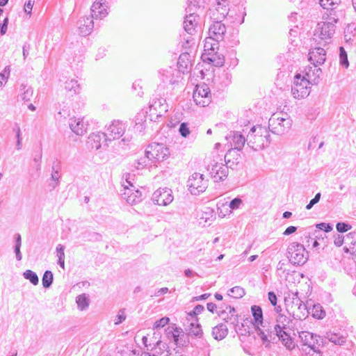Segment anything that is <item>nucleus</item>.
Wrapping results in <instances>:
<instances>
[{"mask_svg": "<svg viewBox=\"0 0 356 356\" xmlns=\"http://www.w3.org/2000/svg\"><path fill=\"white\" fill-rule=\"evenodd\" d=\"M321 73L320 68L312 67L301 74H297L294 77L293 85L291 87L293 97L297 99H305L309 96L311 86L316 83Z\"/></svg>", "mask_w": 356, "mask_h": 356, "instance_id": "obj_1", "label": "nucleus"}, {"mask_svg": "<svg viewBox=\"0 0 356 356\" xmlns=\"http://www.w3.org/2000/svg\"><path fill=\"white\" fill-rule=\"evenodd\" d=\"M338 21L337 12L324 13L322 21L317 24L314 30V39L319 43H328L335 33V24Z\"/></svg>", "mask_w": 356, "mask_h": 356, "instance_id": "obj_2", "label": "nucleus"}, {"mask_svg": "<svg viewBox=\"0 0 356 356\" xmlns=\"http://www.w3.org/2000/svg\"><path fill=\"white\" fill-rule=\"evenodd\" d=\"M285 306L287 312L296 319H304L309 314L307 307L298 296V292H291L285 297Z\"/></svg>", "mask_w": 356, "mask_h": 356, "instance_id": "obj_3", "label": "nucleus"}, {"mask_svg": "<svg viewBox=\"0 0 356 356\" xmlns=\"http://www.w3.org/2000/svg\"><path fill=\"white\" fill-rule=\"evenodd\" d=\"M269 133L264 127L258 125L253 127L247 136V144L252 149H263L270 143Z\"/></svg>", "mask_w": 356, "mask_h": 356, "instance_id": "obj_4", "label": "nucleus"}, {"mask_svg": "<svg viewBox=\"0 0 356 356\" xmlns=\"http://www.w3.org/2000/svg\"><path fill=\"white\" fill-rule=\"evenodd\" d=\"M220 40H216L209 35L205 40L204 44V53L202 55V60L205 63L212 64L216 67H220L224 64V58L222 55L218 54V42Z\"/></svg>", "mask_w": 356, "mask_h": 356, "instance_id": "obj_5", "label": "nucleus"}, {"mask_svg": "<svg viewBox=\"0 0 356 356\" xmlns=\"http://www.w3.org/2000/svg\"><path fill=\"white\" fill-rule=\"evenodd\" d=\"M292 126V120L287 113H275L268 120V127L272 133L283 135L288 132Z\"/></svg>", "mask_w": 356, "mask_h": 356, "instance_id": "obj_6", "label": "nucleus"}, {"mask_svg": "<svg viewBox=\"0 0 356 356\" xmlns=\"http://www.w3.org/2000/svg\"><path fill=\"white\" fill-rule=\"evenodd\" d=\"M286 257L293 265L301 266L308 260L309 253L302 244L291 242L286 249Z\"/></svg>", "mask_w": 356, "mask_h": 356, "instance_id": "obj_7", "label": "nucleus"}, {"mask_svg": "<svg viewBox=\"0 0 356 356\" xmlns=\"http://www.w3.org/2000/svg\"><path fill=\"white\" fill-rule=\"evenodd\" d=\"M123 178L125 179V181L122 184L123 187L122 192V198L131 205L140 202L142 200V193L139 190L136 189V187L131 182V175L127 173L124 175Z\"/></svg>", "mask_w": 356, "mask_h": 356, "instance_id": "obj_8", "label": "nucleus"}, {"mask_svg": "<svg viewBox=\"0 0 356 356\" xmlns=\"http://www.w3.org/2000/svg\"><path fill=\"white\" fill-rule=\"evenodd\" d=\"M209 186V179L205 175L200 172H194L189 176L187 181V187L189 192L193 195H199L204 193Z\"/></svg>", "mask_w": 356, "mask_h": 356, "instance_id": "obj_9", "label": "nucleus"}, {"mask_svg": "<svg viewBox=\"0 0 356 356\" xmlns=\"http://www.w3.org/2000/svg\"><path fill=\"white\" fill-rule=\"evenodd\" d=\"M145 155L149 160L161 162L168 158L170 151L165 144L154 143L147 146Z\"/></svg>", "mask_w": 356, "mask_h": 356, "instance_id": "obj_10", "label": "nucleus"}, {"mask_svg": "<svg viewBox=\"0 0 356 356\" xmlns=\"http://www.w3.org/2000/svg\"><path fill=\"white\" fill-rule=\"evenodd\" d=\"M168 111V105L164 98L154 99L149 106V120L153 122H159Z\"/></svg>", "mask_w": 356, "mask_h": 356, "instance_id": "obj_11", "label": "nucleus"}, {"mask_svg": "<svg viewBox=\"0 0 356 356\" xmlns=\"http://www.w3.org/2000/svg\"><path fill=\"white\" fill-rule=\"evenodd\" d=\"M207 170L214 182L225 181L229 175V168L227 164L218 163L215 160L211 161L207 165Z\"/></svg>", "mask_w": 356, "mask_h": 356, "instance_id": "obj_12", "label": "nucleus"}, {"mask_svg": "<svg viewBox=\"0 0 356 356\" xmlns=\"http://www.w3.org/2000/svg\"><path fill=\"white\" fill-rule=\"evenodd\" d=\"M193 98L197 105L204 107L211 101V95L209 86L205 83L198 84L193 92Z\"/></svg>", "mask_w": 356, "mask_h": 356, "instance_id": "obj_13", "label": "nucleus"}, {"mask_svg": "<svg viewBox=\"0 0 356 356\" xmlns=\"http://www.w3.org/2000/svg\"><path fill=\"white\" fill-rule=\"evenodd\" d=\"M174 200L172 189L168 187L159 188L152 194V200L154 204L165 207L172 202Z\"/></svg>", "mask_w": 356, "mask_h": 356, "instance_id": "obj_14", "label": "nucleus"}, {"mask_svg": "<svg viewBox=\"0 0 356 356\" xmlns=\"http://www.w3.org/2000/svg\"><path fill=\"white\" fill-rule=\"evenodd\" d=\"M126 125L120 120L112 121L106 128L104 134L108 140L120 138L125 133Z\"/></svg>", "mask_w": 356, "mask_h": 356, "instance_id": "obj_15", "label": "nucleus"}, {"mask_svg": "<svg viewBox=\"0 0 356 356\" xmlns=\"http://www.w3.org/2000/svg\"><path fill=\"white\" fill-rule=\"evenodd\" d=\"M216 8V4L213 8L210 9V14L211 17L216 20L209 27V35L211 36V38H214L216 40L222 41L224 39L225 34L226 33V28L221 21L223 19H217L214 17L213 13Z\"/></svg>", "mask_w": 356, "mask_h": 356, "instance_id": "obj_16", "label": "nucleus"}, {"mask_svg": "<svg viewBox=\"0 0 356 356\" xmlns=\"http://www.w3.org/2000/svg\"><path fill=\"white\" fill-rule=\"evenodd\" d=\"M158 74L162 82L169 84H174L178 82L181 78V73L171 67L160 69Z\"/></svg>", "mask_w": 356, "mask_h": 356, "instance_id": "obj_17", "label": "nucleus"}, {"mask_svg": "<svg viewBox=\"0 0 356 356\" xmlns=\"http://www.w3.org/2000/svg\"><path fill=\"white\" fill-rule=\"evenodd\" d=\"M107 138L103 132L92 133L88 137L86 145L88 149L98 150L102 145H106Z\"/></svg>", "mask_w": 356, "mask_h": 356, "instance_id": "obj_18", "label": "nucleus"}, {"mask_svg": "<svg viewBox=\"0 0 356 356\" xmlns=\"http://www.w3.org/2000/svg\"><path fill=\"white\" fill-rule=\"evenodd\" d=\"M69 126L74 134L77 136H83L88 131V122L84 118L73 117L70 119Z\"/></svg>", "mask_w": 356, "mask_h": 356, "instance_id": "obj_19", "label": "nucleus"}, {"mask_svg": "<svg viewBox=\"0 0 356 356\" xmlns=\"http://www.w3.org/2000/svg\"><path fill=\"white\" fill-rule=\"evenodd\" d=\"M108 3L106 0H98L91 6V17L102 19L108 15Z\"/></svg>", "mask_w": 356, "mask_h": 356, "instance_id": "obj_20", "label": "nucleus"}, {"mask_svg": "<svg viewBox=\"0 0 356 356\" xmlns=\"http://www.w3.org/2000/svg\"><path fill=\"white\" fill-rule=\"evenodd\" d=\"M79 34L83 36L91 33L94 28L93 18L91 16L81 17L76 22Z\"/></svg>", "mask_w": 356, "mask_h": 356, "instance_id": "obj_21", "label": "nucleus"}, {"mask_svg": "<svg viewBox=\"0 0 356 356\" xmlns=\"http://www.w3.org/2000/svg\"><path fill=\"white\" fill-rule=\"evenodd\" d=\"M326 59L325 50L321 47H315L309 52V60L315 67L324 63Z\"/></svg>", "mask_w": 356, "mask_h": 356, "instance_id": "obj_22", "label": "nucleus"}, {"mask_svg": "<svg viewBox=\"0 0 356 356\" xmlns=\"http://www.w3.org/2000/svg\"><path fill=\"white\" fill-rule=\"evenodd\" d=\"M199 24V17L194 13L186 15L184 21V28L186 32L193 35L196 31Z\"/></svg>", "mask_w": 356, "mask_h": 356, "instance_id": "obj_23", "label": "nucleus"}, {"mask_svg": "<svg viewBox=\"0 0 356 356\" xmlns=\"http://www.w3.org/2000/svg\"><path fill=\"white\" fill-rule=\"evenodd\" d=\"M65 95L71 101L72 98L76 97L80 92V86L75 79H67L65 82Z\"/></svg>", "mask_w": 356, "mask_h": 356, "instance_id": "obj_24", "label": "nucleus"}, {"mask_svg": "<svg viewBox=\"0 0 356 356\" xmlns=\"http://www.w3.org/2000/svg\"><path fill=\"white\" fill-rule=\"evenodd\" d=\"M229 0H216V8L213 13L215 18L225 19L229 14Z\"/></svg>", "mask_w": 356, "mask_h": 356, "instance_id": "obj_25", "label": "nucleus"}, {"mask_svg": "<svg viewBox=\"0 0 356 356\" xmlns=\"http://www.w3.org/2000/svg\"><path fill=\"white\" fill-rule=\"evenodd\" d=\"M61 166L59 162L55 161L52 165V172L48 184V190L53 191L59 184V179L60 178Z\"/></svg>", "mask_w": 356, "mask_h": 356, "instance_id": "obj_26", "label": "nucleus"}, {"mask_svg": "<svg viewBox=\"0 0 356 356\" xmlns=\"http://www.w3.org/2000/svg\"><path fill=\"white\" fill-rule=\"evenodd\" d=\"M289 331V329L288 328L281 330L280 333L274 334L278 337L282 345L284 346L287 350H291L295 348L296 343Z\"/></svg>", "mask_w": 356, "mask_h": 356, "instance_id": "obj_27", "label": "nucleus"}, {"mask_svg": "<svg viewBox=\"0 0 356 356\" xmlns=\"http://www.w3.org/2000/svg\"><path fill=\"white\" fill-rule=\"evenodd\" d=\"M316 337L309 332L301 331L299 332V337L302 343V346L306 347L305 349L315 347L317 341L315 339Z\"/></svg>", "mask_w": 356, "mask_h": 356, "instance_id": "obj_28", "label": "nucleus"}, {"mask_svg": "<svg viewBox=\"0 0 356 356\" xmlns=\"http://www.w3.org/2000/svg\"><path fill=\"white\" fill-rule=\"evenodd\" d=\"M75 302L77 305L78 310L81 312L86 311L90 306V296L87 293H81L76 297Z\"/></svg>", "mask_w": 356, "mask_h": 356, "instance_id": "obj_29", "label": "nucleus"}, {"mask_svg": "<svg viewBox=\"0 0 356 356\" xmlns=\"http://www.w3.org/2000/svg\"><path fill=\"white\" fill-rule=\"evenodd\" d=\"M178 72L184 74L191 66L190 55L188 53L181 54L177 61Z\"/></svg>", "mask_w": 356, "mask_h": 356, "instance_id": "obj_30", "label": "nucleus"}, {"mask_svg": "<svg viewBox=\"0 0 356 356\" xmlns=\"http://www.w3.org/2000/svg\"><path fill=\"white\" fill-rule=\"evenodd\" d=\"M228 334V329L225 324L220 323L212 330V336L216 340H222L226 337Z\"/></svg>", "mask_w": 356, "mask_h": 356, "instance_id": "obj_31", "label": "nucleus"}, {"mask_svg": "<svg viewBox=\"0 0 356 356\" xmlns=\"http://www.w3.org/2000/svg\"><path fill=\"white\" fill-rule=\"evenodd\" d=\"M217 214L221 218L232 214V210H230L227 201L220 200L217 202Z\"/></svg>", "mask_w": 356, "mask_h": 356, "instance_id": "obj_32", "label": "nucleus"}, {"mask_svg": "<svg viewBox=\"0 0 356 356\" xmlns=\"http://www.w3.org/2000/svg\"><path fill=\"white\" fill-rule=\"evenodd\" d=\"M238 151L239 150H237L235 148H232L228 150L225 156V161L227 165H232L239 162L240 154Z\"/></svg>", "mask_w": 356, "mask_h": 356, "instance_id": "obj_33", "label": "nucleus"}, {"mask_svg": "<svg viewBox=\"0 0 356 356\" xmlns=\"http://www.w3.org/2000/svg\"><path fill=\"white\" fill-rule=\"evenodd\" d=\"M289 323L288 318L282 314H279L276 319V324L274 325L273 333H280L282 330L288 329L287 325Z\"/></svg>", "mask_w": 356, "mask_h": 356, "instance_id": "obj_34", "label": "nucleus"}, {"mask_svg": "<svg viewBox=\"0 0 356 356\" xmlns=\"http://www.w3.org/2000/svg\"><path fill=\"white\" fill-rule=\"evenodd\" d=\"M229 137L232 138L234 148L237 150L242 149L245 141H247L245 137L238 132H234Z\"/></svg>", "mask_w": 356, "mask_h": 356, "instance_id": "obj_35", "label": "nucleus"}, {"mask_svg": "<svg viewBox=\"0 0 356 356\" xmlns=\"http://www.w3.org/2000/svg\"><path fill=\"white\" fill-rule=\"evenodd\" d=\"M341 0H319L321 6L327 10L325 13H330L331 12H337L335 8L340 3Z\"/></svg>", "mask_w": 356, "mask_h": 356, "instance_id": "obj_36", "label": "nucleus"}, {"mask_svg": "<svg viewBox=\"0 0 356 356\" xmlns=\"http://www.w3.org/2000/svg\"><path fill=\"white\" fill-rule=\"evenodd\" d=\"M135 129L138 131H143L145 128L146 124V113L144 111H140L135 116Z\"/></svg>", "mask_w": 356, "mask_h": 356, "instance_id": "obj_37", "label": "nucleus"}, {"mask_svg": "<svg viewBox=\"0 0 356 356\" xmlns=\"http://www.w3.org/2000/svg\"><path fill=\"white\" fill-rule=\"evenodd\" d=\"M188 331L189 335H192L198 338H201L203 334L201 326L196 320L192 319V321L190 323L188 326Z\"/></svg>", "mask_w": 356, "mask_h": 356, "instance_id": "obj_38", "label": "nucleus"}, {"mask_svg": "<svg viewBox=\"0 0 356 356\" xmlns=\"http://www.w3.org/2000/svg\"><path fill=\"white\" fill-rule=\"evenodd\" d=\"M326 338L333 343L336 345H343L346 342V338L341 334L334 333V332H327L326 334Z\"/></svg>", "mask_w": 356, "mask_h": 356, "instance_id": "obj_39", "label": "nucleus"}, {"mask_svg": "<svg viewBox=\"0 0 356 356\" xmlns=\"http://www.w3.org/2000/svg\"><path fill=\"white\" fill-rule=\"evenodd\" d=\"M15 240V245L13 247L14 252L15 253L16 259L17 261H21L22 259V255L20 252V248L22 245V237L19 234H15L14 235Z\"/></svg>", "mask_w": 356, "mask_h": 356, "instance_id": "obj_40", "label": "nucleus"}, {"mask_svg": "<svg viewBox=\"0 0 356 356\" xmlns=\"http://www.w3.org/2000/svg\"><path fill=\"white\" fill-rule=\"evenodd\" d=\"M308 311L309 314H312V316L317 319H322L325 316V312L319 304L314 305L312 308H308Z\"/></svg>", "mask_w": 356, "mask_h": 356, "instance_id": "obj_41", "label": "nucleus"}, {"mask_svg": "<svg viewBox=\"0 0 356 356\" xmlns=\"http://www.w3.org/2000/svg\"><path fill=\"white\" fill-rule=\"evenodd\" d=\"M252 316L255 323L259 325L263 322V314L261 308L259 306L254 305L251 307Z\"/></svg>", "mask_w": 356, "mask_h": 356, "instance_id": "obj_42", "label": "nucleus"}, {"mask_svg": "<svg viewBox=\"0 0 356 356\" xmlns=\"http://www.w3.org/2000/svg\"><path fill=\"white\" fill-rule=\"evenodd\" d=\"M64 246L61 244L57 245L56 249V257L58 258V264L62 268H65V252Z\"/></svg>", "mask_w": 356, "mask_h": 356, "instance_id": "obj_43", "label": "nucleus"}, {"mask_svg": "<svg viewBox=\"0 0 356 356\" xmlns=\"http://www.w3.org/2000/svg\"><path fill=\"white\" fill-rule=\"evenodd\" d=\"M227 294L234 298H241L245 295V291L242 287L237 286L230 289Z\"/></svg>", "mask_w": 356, "mask_h": 356, "instance_id": "obj_44", "label": "nucleus"}, {"mask_svg": "<svg viewBox=\"0 0 356 356\" xmlns=\"http://www.w3.org/2000/svg\"><path fill=\"white\" fill-rule=\"evenodd\" d=\"M23 275L25 279L29 280L30 281V282L31 284H33V285H37L38 284V282H39L38 277L37 274L35 272H33V270H26L23 273Z\"/></svg>", "mask_w": 356, "mask_h": 356, "instance_id": "obj_45", "label": "nucleus"}, {"mask_svg": "<svg viewBox=\"0 0 356 356\" xmlns=\"http://www.w3.org/2000/svg\"><path fill=\"white\" fill-rule=\"evenodd\" d=\"M149 161L145 155L135 161L134 168L137 170H143L149 165Z\"/></svg>", "mask_w": 356, "mask_h": 356, "instance_id": "obj_46", "label": "nucleus"}, {"mask_svg": "<svg viewBox=\"0 0 356 356\" xmlns=\"http://www.w3.org/2000/svg\"><path fill=\"white\" fill-rule=\"evenodd\" d=\"M179 132L182 137L187 138L191 134L189 124L188 122L181 123L179 128Z\"/></svg>", "mask_w": 356, "mask_h": 356, "instance_id": "obj_47", "label": "nucleus"}, {"mask_svg": "<svg viewBox=\"0 0 356 356\" xmlns=\"http://www.w3.org/2000/svg\"><path fill=\"white\" fill-rule=\"evenodd\" d=\"M213 211L212 209L207 208L202 214L201 219H204V222L210 225L213 220Z\"/></svg>", "mask_w": 356, "mask_h": 356, "instance_id": "obj_48", "label": "nucleus"}, {"mask_svg": "<svg viewBox=\"0 0 356 356\" xmlns=\"http://www.w3.org/2000/svg\"><path fill=\"white\" fill-rule=\"evenodd\" d=\"M268 298L270 302L275 306V310L278 313L281 312L282 309L280 306H277V296L275 293L273 291L268 292Z\"/></svg>", "mask_w": 356, "mask_h": 356, "instance_id": "obj_49", "label": "nucleus"}, {"mask_svg": "<svg viewBox=\"0 0 356 356\" xmlns=\"http://www.w3.org/2000/svg\"><path fill=\"white\" fill-rule=\"evenodd\" d=\"M340 63L345 68H348L349 66L346 52L342 47H340Z\"/></svg>", "mask_w": 356, "mask_h": 356, "instance_id": "obj_50", "label": "nucleus"}, {"mask_svg": "<svg viewBox=\"0 0 356 356\" xmlns=\"http://www.w3.org/2000/svg\"><path fill=\"white\" fill-rule=\"evenodd\" d=\"M228 204L230 210H232V212L234 210L238 209L241 207L243 204V200L239 197H236Z\"/></svg>", "mask_w": 356, "mask_h": 356, "instance_id": "obj_51", "label": "nucleus"}, {"mask_svg": "<svg viewBox=\"0 0 356 356\" xmlns=\"http://www.w3.org/2000/svg\"><path fill=\"white\" fill-rule=\"evenodd\" d=\"M170 321V319L168 317H163L160 318L159 320L156 321L154 325H153V329L158 330L161 327H163L165 325H166Z\"/></svg>", "mask_w": 356, "mask_h": 356, "instance_id": "obj_52", "label": "nucleus"}, {"mask_svg": "<svg viewBox=\"0 0 356 356\" xmlns=\"http://www.w3.org/2000/svg\"><path fill=\"white\" fill-rule=\"evenodd\" d=\"M352 226L346 222H338L336 225V229L339 232L343 233L351 229Z\"/></svg>", "mask_w": 356, "mask_h": 356, "instance_id": "obj_53", "label": "nucleus"}, {"mask_svg": "<svg viewBox=\"0 0 356 356\" xmlns=\"http://www.w3.org/2000/svg\"><path fill=\"white\" fill-rule=\"evenodd\" d=\"M204 309V307L202 305H198L195 307L193 310L188 314V316L190 318L193 319L195 316L197 314H200L202 313V312Z\"/></svg>", "mask_w": 356, "mask_h": 356, "instance_id": "obj_54", "label": "nucleus"}, {"mask_svg": "<svg viewBox=\"0 0 356 356\" xmlns=\"http://www.w3.org/2000/svg\"><path fill=\"white\" fill-rule=\"evenodd\" d=\"M33 95V90L31 88H29L26 89L23 93L20 95V98L24 101L28 102L31 100V97Z\"/></svg>", "mask_w": 356, "mask_h": 356, "instance_id": "obj_55", "label": "nucleus"}, {"mask_svg": "<svg viewBox=\"0 0 356 356\" xmlns=\"http://www.w3.org/2000/svg\"><path fill=\"white\" fill-rule=\"evenodd\" d=\"M315 347H312L308 349L302 348V350L305 352L308 356H322L320 351L316 350Z\"/></svg>", "mask_w": 356, "mask_h": 356, "instance_id": "obj_56", "label": "nucleus"}, {"mask_svg": "<svg viewBox=\"0 0 356 356\" xmlns=\"http://www.w3.org/2000/svg\"><path fill=\"white\" fill-rule=\"evenodd\" d=\"M126 319L124 312L120 310L114 319V323L119 325Z\"/></svg>", "mask_w": 356, "mask_h": 356, "instance_id": "obj_57", "label": "nucleus"}, {"mask_svg": "<svg viewBox=\"0 0 356 356\" xmlns=\"http://www.w3.org/2000/svg\"><path fill=\"white\" fill-rule=\"evenodd\" d=\"M316 227L321 230H324L326 232H329L332 230V226L330 224L325 222L317 224Z\"/></svg>", "mask_w": 356, "mask_h": 356, "instance_id": "obj_58", "label": "nucleus"}, {"mask_svg": "<svg viewBox=\"0 0 356 356\" xmlns=\"http://www.w3.org/2000/svg\"><path fill=\"white\" fill-rule=\"evenodd\" d=\"M349 241H350V243L353 245H355V243H356V232H350L346 236V242L347 243Z\"/></svg>", "mask_w": 356, "mask_h": 356, "instance_id": "obj_59", "label": "nucleus"}, {"mask_svg": "<svg viewBox=\"0 0 356 356\" xmlns=\"http://www.w3.org/2000/svg\"><path fill=\"white\" fill-rule=\"evenodd\" d=\"M349 241H350V243L353 245H355V243H356V232H350L346 236V242L347 243Z\"/></svg>", "mask_w": 356, "mask_h": 356, "instance_id": "obj_60", "label": "nucleus"}, {"mask_svg": "<svg viewBox=\"0 0 356 356\" xmlns=\"http://www.w3.org/2000/svg\"><path fill=\"white\" fill-rule=\"evenodd\" d=\"M349 241H350V243L353 245H355V243H356V232H350L346 236V242L347 243Z\"/></svg>", "mask_w": 356, "mask_h": 356, "instance_id": "obj_61", "label": "nucleus"}, {"mask_svg": "<svg viewBox=\"0 0 356 356\" xmlns=\"http://www.w3.org/2000/svg\"><path fill=\"white\" fill-rule=\"evenodd\" d=\"M33 6V3L32 2L31 0H29L28 1H26L25 3L24 6V12L26 13V15L31 16Z\"/></svg>", "mask_w": 356, "mask_h": 356, "instance_id": "obj_62", "label": "nucleus"}, {"mask_svg": "<svg viewBox=\"0 0 356 356\" xmlns=\"http://www.w3.org/2000/svg\"><path fill=\"white\" fill-rule=\"evenodd\" d=\"M344 241H346V236L338 234L334 237V243L336 246L340 247L343 245Z\"/></svg>", "mask_w": 356, "mask_h": 356, "instance_id": "obj_63", "label": "nucleus"}, {"mask_svg": "<svg viewBox=\"0 0 356 356\" xmlns=\"http://www.w3.org/2000/svg\"><path fill=\"white\" fill-rule=\"evenodd\" d=\"M257 334L260 337L263 343L269 342L267 335L259 327L256 330Z\"/></svg>", "mask_w": 356, "mask_h": 356, "instance_id": "obj_64", "label": "nucleus"}]
</instances>
